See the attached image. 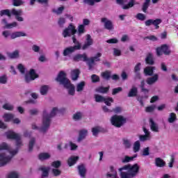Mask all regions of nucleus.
Returning <instances> with one entry per match:
<instances>
[{"instance_id":"nucleus-20","label":"nucleus","mask_w":178,"mask_h":178,"mask_svg":"<svg viewBox=\"0 0 178 178\" xmlns=\"http://www.w3.org/2000/svg\"><path fill=\"white\" fill-rule=\"evenodd\" d=\"M1 24L4 26L3 29H13V27H17V22H14L11 24H8L6 19H3L1 20Z\"/></svg>"},{"instance_id":"nucleus-62","label":"nucleus","mask_w":178,"mask_h":178,"mask_svg":"<svg viewBox=\"0 0 178 178\" xmlns=\"http://www.w3.org/2000/svg\"><path fill=\"white\" fill-rule=\"evenodd\" d=\"M18 70H19L20 73L22 74H24L26 73V68L24 67V65L22 64H19L17 66Z\"/></svg>"},{"instance_id":"nucleus-8","label":"nucleus","mask_w":178,"mask_h":178,"mask_svg":"<svg viewBox=\"0 0 178 178\" xmlns=\"http://www.w3.org/2000/svg\"><path fill=\"white\" fill-rule=\"evenodd\" d=\"M127 2H129V0H116V3L122 6V9L125 10L130 9V8H133V6L136 4V0H130L128 3ZM126 3L127 4L126 5Z\"/></svg>"},{"instance_id":"nucleus-64","label":"nucleus","mask_w":178,"mask_h":178,"mask_svg":"<svg viewBox=\"0 0 178 178\" xmlns=\"http://www.w3.org/2000/svg\"><path fill=\"white\" fill-rule=\"evenodd\" d=\"M155 108H156V106L155 105H152V106H147L145 108V111L149 113L152 112L153 111H155Z\"/></svg>"},{"instance_id":"nucleus-41","label":"nucleus","mask_w":178,"mask_h":178,"mask_svg":"<svg viewBox=\"0 0 178 178\" xmlns=\"http://www.w3.org/2000/svg\"><path fill=\"white\" fill-rule=\"evenodd\" d=\"M86 86V82L81 81L76 85V91L78 92H81L84 90V87Z\"/></svg>"},{"instance_id":"nucleus-57","label":"nucleus","mask_w":178,"mask_h":178,"mask_svg":"<svg viewBox=\"0 0 178 178\" xmlns=\"http://www.w3.org/2000/svg\"><path fill=\"white\" fill-rule=\"evenodd\" d=\"M145 86V81H142L140 82V88H141V91L142 92H144L145 94H148V92H149V90H148V89H145L144 88V86Z\"/></svg>"},{"instance_id":"nucleus-15","label":"nucleus","mask_w":178,"mask_h":178,"mask_svg":"<svg viewBox=\"0 0 178 178\" xmlns=\"http://www.w3.org/2000/svg\"><path fill=\"white\" fill-rule=\"evenodd\" d=\"M79 49H81L80 45H75L73 47H67L63 51V56H67L71 54H73V52L75 51H78Z\"/></svg>"},{"instance_id":"nucleus-11","label":"nucleus","mask_w":178,"mask_h":178,"mask_svg":"<svg viewBox=\"0 0 178 178\" xmlns=\"http://www.w3.org/2000/svg\"><path fill=\"white\" fill-rule=\"evenodd\" d=\"M162 23V19L157 18L156 19H149L145 22V25L147 27H149V26H154L156 30H158L159 29V24Z\"/></svg>"},{"instance_id":"nucleus-4","label":"nucleus","mask_w":178,"mask_h":178,"mask_svg":"<svg viewBox=\"0 0 178 178\" xmlns=\"http://www.w3.org/2000/svg\"><path fill=\"white\" fill-rule=\"evenodd\" d=\"M12 15L15 16L16 20L17 22H24V19L22 17L23 15V10H16L13 8L11 10L9 9L2 10L0 11V16H8V17H12Z\"/></svg>"},{"instance_id":"nucleus-45","label":"nucleus","mask_w":178,"mask_h":178,"mask_svg":"<svg viewBox=\"0 0 178 178\" xmlns=\"http://www.w3.org/2000/svg\"><path fill=\"white\" fill-rule=\"evenodd\" d=\"M51 173L54 177H58V176H60V175H62V171L58 168H53L51 170Z\"/></svg>"},{"instance_id":"nucleus-36","label":"nucleus","mask_w":178,"mask_h":178,"mask_svg":"<svg viewBox=\"0 0 178 178\" xmlns=\"http://www.w3.org/2000/svg\"><path fill=\"white\" fill-rule=\"evenodd\" d=\"M49 90V86L44 85L40 87V92L41 95H47V94H48Z\"/></svg>"},{"instance_id":"nucleus-29","label":"nucleus","mask_w":178,"mask_h":178,"mask_svg":"<svg viewBox=\"0 0 178 178\" xmlns=\"http://www.w3.org/2000/svg\"><path fill=\"white\" fill-rule=\"evenodd\" d=\"M87 134H88V131L87 129H81L79 131V136L78 138V143L83 141L86 137H87Z\"/></svg>"},{"instance_id":"nucleus-21","label":"nucleus","mask_w":178,"mask_h":178,"mask_svg":"<svg viewBox=\"0 0 178 178\" xmlns=\"http://www.w3.org/2000/svg\"><path fill=\"white\" fill-rule=\"evenodd\" d=\"M64 88L68 90L69 95H74V85L72 84V82H68L65 86Z\"/></svg>"},{"instance_id":"nucleus-3","label":"nucleus","mask_w":178,"mask_h":178,"mask_svg":"<svg viewBox=\"0 0 178 178\" xmlns=\"http://www.w3.org/2000/svg\"><path fill=\"white\" fill-rule=\"evenodd\" d=\"M58 113H59L58 111V107L53 108L50 113H48L47 111H43L42 123L40 131L42 133H47V131H48L49 126H51L52 118H55Z\"/></svg>"},{"instance_id":"nucleus-30","label":"nucleus","mask_w":178,"mask_h":178,"mask_svg":"<svg viewBox=\"0 0 178 178\" xmlns=\"http://www.w3.org/2000/svg\"><path fill=\"white\" fill-rule=\"evenodd\" d=\"M72 119L74 120V122H79L81 120V119H83V113L81 111H77L73 114Z\"/></svg>"},{"instance_id":"nucleus-34","label":"nucleus","mask_w":178,"mask_h":178,"mask_svg":"<svg viewBox=\"0 0 178 178\" xmlns=\"http://www.w3.org/2000/svg\"><path fill=\"white\" fill-rule=\"evenodd\" d=\"M49 158H51V154L49 153H41L38 156L40 161H45L47 159H49Z\"/></svg>"},{"instance_id":"nucleus-7","label":"nucleus","mask_w":178,"mask_h":178,"mask_svg":"<svg viewBox=\"0 0 178 178\" xmlns=\"http://www.w3.org/2000/svg\"><path fill=\"white\" fill-rule=\"evenodd\" d=\"M2 35H3L5 38H8V37L10 36L12 40H15V38H17L19 37H26L27 34L22 31H16L10 33V31H3L2 32Z\"/></svg>"},{"instance_id":"nucleus-28","label":"nucleus","mask_w":178,"mask_h":178,"mask_svg":"<svg viewBox=\"0 0 178 178\" xmlns=\"http://www.w3.org/2000/svg\"><path fill=\"white\" fill-rule=\"evenodd\" d=\"M78 161L79 156H71L67 160L68 166H73V165H76Z\"/></svg>"},{"instance_id":"nucleus-16","label":"nucleus","mask_w":178,"mask_h":178,"mask_svg":"<svg viewBox=\"0 0 178 178\" xmlns=\"http://www.w3.org/2000/svg\"><path fill=\"white\" fill-rule=\"evenodd\" d=\"M74 62H88V56H87V54L84 53L83 54H76L73 57Z\"/></svg>"},{"instance_id":"nucleus-51","label":"nucleus","mask_w":178,"mask_h":178,"mask_svg":"<svg viewBox=\"0 0 178 178\" xmlns=\"http://www.w3.org/2000/svg\"><path fill=\"white\" fill-rule=\"evenodd\" d=\"M63 10H65V7L61 6V7H59L57 10L53 9L52 12L54 13H56V15H62V13H63Z\"/></svg>"},{"instance_id":"nucleus-27","label":"nucleus","mask_w":178,"mask_h":178,"mask_svg":"<svg viewBox=\"0 0 178 178\" xmlns=\"http://www.w3.org/2000/svg\"><path fill=\"white\" fill-rule=\"evenodd\" d=\"M79 76H80V70L75 69L71 70V78L73 81H76L79 79Z\"/></svg>"},{"instance_id":"nucleus-32","label":"nucleus","mask_w":178,"mask_h":178,"mask_svg":"<svg viewBox=\"0 0 178 178\" xmlns=\"http://www.w3.org/2000/svg\"><path fill=\"white\" fill-rule=\"evenodd\" d=\"M149 123L151 130H152V131H155L156 133H157V131H159L158 124H156V123L154 122V120H152V118L149 119Z\"/></svg>"},{"instance_id":"nucleus-33","label":"nucleus","mask_w":178,"mask_h":178,"mask_svg":"<svg viewBox=\"0 0 178 178\" xmlns=\"http://www.w3.org/2000/svg\"><path fill=\"white\" fill-rule=\"evenodd\" d=\"M111 173H107V177L119 178V177H118V172L112 166L111 167Z\"/></svg>"},{"instance_id":"nucleus-49","label":"nucleus","mask_w":178,"mask_h":178,"mask_svg":"<svg viewBox=\"0 0 178 178\" xmlns=\"http://www.w3.org/2000/svg\"><path fill=\"white\" fill-rule=\"evenodd\" d=\"M140 141H142L143 143L145 141H148V140H151V136L149 135H140L139 136Z\"/></svg>"},{"instance_id":"nucleus-48","label":"nucleus","mask_w":178,"mask_h":178,"mask_svg":"<svg viewBox=\"0 0 178 178\" xmlns=\"http://www.w3.org/2000/svg\"><path fill=\"white\" fill-rule=\"evenodd\" d=\"M0 84H8V76L6 74L0 76Z\"/></svg>"},{"instance_id":"nucleus-35","label":"nucleus","mask_w":178,"mask_h":178,"mask_svg":"<svg viewBox=\"0 0 178 178\" xmlns=\"http://www.w3.org/2000/svg\"><path fill=\"white\" fill-rule=\"evenodd\" d=\"M111 74H112V72L106 70L102 72L101 76L103 77V79H104V80H109L111 79Z\"/></svg>"},{"instance_id":"nucleus-14","label":"nucleus","mask_w":178,"mask_h":178,"mask_svg":"<svg viewBox=\"0 0 178 178\" xmlns=\"http://www.w3.org/2000/svg\"><path fill=\"white\" fill-rule=\"evenodd\" d=\"M35 79H38V75L34 69H31L29 74L25 76L26 83H30V81H33V80H35Z\"/></svg>"},{"instance_id":"nucleus-47","label":"nucleus","mask_w":178,"mask_h":178,"mask_svg":"<svg viewBox=\"0 0 178 178\" xmlns=\"http://www.w3.org/2000/svg\"><path fill=\"white\" fill-rule=\"evenodd\" d=\"M8 56L10 58V59H16L19 56V50H15L12 53H8Z\"/></svg>"},{"instance_id":"nucleus-40","label":"nucleus","mask_w":178,"mask_h":178,"mask_svg":"<svg viewBox=\"0 0 178 178\" xmlns=\"http://www.w3.org/2000/svg\"><path fill=\"white\" fill-rule=\"evenodd\" d=\"M137 154H135L133 156H125L124 158L122 159V163H127L128 162H131L136 157Z\"/></svg>"},{"instance_id":"nucleus-59","label":"nucleus","mask_w":178,"mask_h":178,"mask_svg":"<svg viewBox=\"0 0 178 178\" xmlns=\"http://www.w3.org/2000/svg\"><path fill=\"white\" fill-rule=\"evenodd\" d=\"M136 17V19H138V20H140L141 22H144V20L147 19V17L145 16V15L143 13H138Z\"/></svg>"},{"instance_id":"nucleus-24","label":"nucleus","mask_w":178,"mask_h":178,"mask_svg":"<svg viewBox=\"0 0 178 178\" xmlns=\"http://www.w3.org/2000/svg\"><path fill=\"white\" fill-rule=\"evenodd\" d=\"M145 60L147 65H152L155 64V60L154 59V55H152V53L147 54Z\"/></svg>"},{"instance_id":"nucleus-12","label":"nucleus","mask_w":178,"mask_h":178,"mask_svg":"<svg viewBox=\"0 0 178 178\" xmlns=\"http://www.w3.org/2000/svg\"><path fill=\"white\" fill-rule=\"evenodd\" d=\"M163 54L170 55V50H169V47L167 44H163L161 47L156 49L157 56H161Z\"/></svg>"},{"instance_id":"nucleus-5","label":"nucleus","mask_w":178,"mask_h":178,"mask_svg":"<svg viewBox=\"0 0 178 178\" xmlns=\"http://www.w3.org/2000/svg\"><path fill=\"white\" fill-rule=\"evenodd\" d=\"M111 122L115 127H122L126 123V118L122 115H115L111 117Z\"/></svg>"},{"instance_id":"nucleus-13","label":"nucleus","mask_w":178,"mask_h":178,"mask_svg":"<svg viewBox=\"0 0 178 178\" xmlns=\"http://www.w3.org/2000/svg\"><path fill=\"white\" fill-rule=\"evenodd\" d=\"M102 56V54L101 53H97L96 56L91 57L90 58H88V61L87 62V65L89 67V70H91L92 69V65L95 63V62H99Z\"/></svg>"},{"instance_id":"nucleus-43","label":"nucleus","mask_w":178,"mask_h":178,"mask_svg":"<svg viewBox=\"0 0 178 178\" xmlns=\"http://www.w3.org/2000/svg\"><path fill=\"white\" fill-rule=\"evenodd\" d=\"M86 33V26L84 25H79L78 26V35L80 37L82 34Z\"/></svg>"},{"instance_id":"nucleus-19","label":"nucleus","mask_w":178,"mask_h":178,"mask_svg":"<svg viewBox=\"0 0 178 178\" xmlns=\"http://www.w3.org/2000/svg\"><path fill=\"white\" fill-rule=\"evenodd\" d=\"M77 169L79 176L81 178H86L87 175V168H86V165L84 164H81L78 165Z\"/></svg>"},{"instance_id":"nucleus-38","label":"nucleus","mask_w":178,"mask_h":178,"mask_svg":"<svg viewBox=\"0 0 178 178\" xmlns=\"http://www.w3.org/2000/svg\"><path fill=\"white\" fill-rule=\"evenodd\" d=\"M122 141L124 148H126L127 149L131 148V141L130 140L127 138H124Z\"/></svg>"},{"instance_id":"nucleus-42","label":"nucleus","mask_w":178,"mask_h":178,"mask_svg":"<svg viewBox=\"0 0 178 178\" xmlns=\"http://www.w3.org/2000/svg\"><path fill=\"white\" fill-rule=\"evenodd\" d=\"M95 102H104L105 97L101 95L95 94L94 95Z\"/></svg>"},{"instance_id":"nucleus-44","label":"nucleus","mask_w":178,"mask_h":178,"mask_svg":"<svg viewBox=\"0 0 178 178\" xmlns=\"http://www.w3.org/2000/svg\"><path fill=\"white\" fill-rule=\"evenodd\" d=\"M34 144H35V138H31V140H29V152H31V151H33Z\"/></svg>"},{"instance_id":"nucleus-22","label":"nucleus","mask_w":178,"mask_h":178,"mask_svg":"<svg viewBox=\"0 0 178 178\" xmlns=\"http://www.w3.org/2000/svg\"><path fill=\"white\" fill-rule=\"evenodd\" d=\"M159 75L158 74H155L153 76L149 77L147 79L146 83L149 84V86H152V84H155L156 81L159 80Z\"/></svg>"},{"instance_id":"nucleus-37","label":"nucleus","mask_w":178,"mask_h":178,"mask_svg":"<svg viewBox=\"0 0 178 178\" xmlns=\"http://www.w3.org/2000/svg\"><path fill=\"white\" fill-rule=\"evenodd\" d=\"M140 148H141V144L140 143V140H136L135 143H134V152H138V151H140Z\"/></svg>"},{"instance_id":"nucleus-46","label":"nucleus","mask_w":178,"mask_h":178,"mask_svg":"<svg viewBox=\"0 0 178 178\" xmlns=\"http://www.w3.org/2000/svg\"><path fill=\"white\" fill-rule=\"evenodd\" d=\"M32 51L33 52H35V54H41L42 51H41V47L37 44L32 45Z\"/></svg>"},{"instance_id":"nucleus-50","label":"nucleus","mask_w":178,"mask_h":178,"mask_svg":"<svg viewBox=\"0 0 178 178\" xmlns=\"http://www.w3.org/2000/svg\"><path fill=\"white\" fill-rule=\"evenodd\" d=\"M107 106H111V104L113 103V98L112 97H104V102Z\"/></svg>"},{"instance_id":"nucleus-25","label":"nucleus","mask_w":178,"mask_h":178,"mask_svg":"<svg viewBox=\"0 0 178 178\" xmlns=\"http://www.w3.org/2000/svg\"><path fill=\"white\" fill-rule=\"evenodd\" d=\"M155 165L157 168H165V166H166V162H165V161H163V159L157 157L155 159Z\"/></svg>"},{"instance_id":"nucleus-2","label":"nucleus","mask_w":178,"mask_h":178,"mask_svg":"<svg viewBox=\"0 0 178 178\" xmlns=\"http://www.w3.org/2000/svg\"><path fill=\"white\" fill-rule=\"evenodd\" d=\"M119 172L121 178H134L140 172V165L138 163L127 164L119 168Z\"/></svg>"},{"instance_id":"nucleus-63","label":"nucleus","mask_w":178,"mask_h":178,"mask_svg":"<svg viewBox=\"0 0 178 178\" xmlns=\"http://www.w3.org/2000/svg\"><path fill=\"white\" fill-rule=\"evenodd\" d=\"M8 178H19V173L17 172H11L8 175Z\"/></svg>"},{"instance_id":"nucleus-1","label":"nucleus","mask_w":178,"mask_h":178,"mask_svg":"<svg viewBox=\"0 0 178 178\" xmlns=\"http://www.w3.org/2000/svg\"><path fill=\"white\" fill-rule=\"evenodd\" d=\"M5 135L8 139L15 140L17 149L15 150L10 151L8 144L3 143L0 145V151H1V149L7 150L6 153H0V166H5V165L9 163L12 158L17 154L19 148L23 145L22 142V136H20V134H16L12 131H8L5 133Z\"/></svg>"},{"instance_id":"nucleus-58","label":"nucleus","mask_w":178,"mask_h":178,"mask_svg":"<svg viewBox=\"0 0 178 178\" xmlns=\"http://www.w3.org/2000/svg\"><path fill=\"white\" fill-rule=\"evenodd\" d=\"M176 120V114L175 113H170V116L168 118L169 123H173Z\"/></svg>"},{"instance_id":"nucleus-60","label":"nucleus","mask_w":178,"mask_h":178,"mask_svg":"<svg viewBox=\"0 0 178 178\" xmlns=\"http://www.w3.org/2000/svg\"><path fill=\"white\" fill-rule=\"evenodd\" d=\"M3 108L6 111H13V106L9 103H6L3 106Z\"/></svg>"},{"instance_id":"nucleus-10","label":"nucleus","mask_w":178,"mask_h":178,"mask_svg":"<svg viewBox=\"0 0 178 178\" xmlns=\"http://www.w3.org/2000/svg\"><path fill=\"white\" fill-rule=\"evenodd\" d=\"M100 22L102 24H104V27L106 30H108V31H112V30H114L115 26L113 25L112 20L108 19L107 17H102Z\"/></svg>"},{"instance_id":"nucleus-17","label":"nucleus","mask_w":178,"mask_h":178,"mask_svg":"<svg viewBox=\"0 0 178 178\" xmlns=\"http://www.w3.org/2000/svg\"><path fill=\"white\" fill-rule=\"evenodd\" d=\"M38 170H40V172H42L40 178L49 177V170H51L50 167L42 165L38 168Z\"/></svg>"},{"instance_id":"nucleus-61","label":"nucleus","mask_w":178,"mask_h":178,"mask_svg":"<svg viewBox=\"0 0 178 178\" xmlns=\"http://www.w3.org/2000/svg\"><path fill=\"white\" fill-rule=\"evenodd\" d=\"M122 91H123V88H122V87L113 88L112 90V95H116V94H119V92H122Z\"/></svg>"},{"instance_id":"nucleus-9","label":"nucleus","mask_w":178,"mask_h":178,"mask_svg":"<svg viewBox=\"0 0 178 178\" xmlns=\"http://www.w3.org/2000/svg\"><path fill=\"white\" fill-rule=\"evenodd\" d=\"M76 33H77L76 26H74L73 24H70L68 27L63 31V35L64 38H66V37H71L72 35H74Z\"/></svg>"},{"instance_id":"nucleus-56","label":"nucleus","mask_w":178,"mask_h":178,"mask_svg":"<svg viewBox=\"0 0 178 178\" xmlns=\"http://www.w3.org/2000/svg\"><path fill=\"white\" fill-rule=\"evenodd\" d=\"M24 3V1L23 0H13V5L14 6H22Z\"/></svg>"},{"instance_id":"nucleus-23","label":"nucleus","mask_w":178,"mask_h":178,"mask_svg":"<svg viewBox=\"0 0 178 178\" xmlns=\"http://www.w3.org/2000/svg\"><path fill=\"white\" fill-rule=\"evenodd\" d=\"M156 70V67L148 66L144 69L143 72L145 76H152V74H154V70Z\"/></svg>"},{"instance_id":"nucleus-26","label":"nucleus","mask_w":178,"mask_h":178,"mask_svg":"<svg viewBox=\"0 0 178 178\" xmlns=\"http://www.w3.org/2000/svg\"><path fill=\"white\" fill-rule=\"evenodd\" d=\"M110 87H104V86H99L97 87L95 91V92H98L99 94H107V92L109 91Z\"/></svg>"},{"instance_id":"nucleus-18","label":"nucleus","mask_w":178,"mask_h":178,"mask_svg":"<svg viewBox=\"0 0 178 178\" xmlns=\"http://www.w3.org/2000/svg\"><path fill=\"white\" fill-rule=\"evenodd\" d=\"M86 41H85V44H83V46L82 47V49H87V48H88L89 47H91V45H92V44H94V40H92V38H91V35L90 34H87L86 35Z\"/></svg>"},{"instance_id":"nucleus-6","label":"nucleus","mask_w":178,"mask_h":178,"mask_svg":"<svg viewBox=\"0 0 178 178\" xmlns=\"http://www.w3.org/2000/svg\"><path fill=\"white\" fill-rule=\"evenodd\" d=\"M56 81L64 87L66 84H68V83L70 82V80L67 79V74H66V72L64 71H60L56 78Z\"/></svg>"},{"instance_id":"nucleus-54","label":"nucleus","mask_w":178,"mask_h":178,"mask_svg":"<svg viewBox=\"0 0 178 178\" xmlns=\"http://www.w3.org/2000/svg\"><path fill=\"white\" fill-rule=\"evenodd\" d=\"M13 118H14L13 114H10V113H6L3 115L5 122H9L10 120H12Z\"/></svg>"},{"instance_id":"nucleus-31","label":"nucleus","mask_w":178,"mask_h":178,"mask_svg":"<svg viewBox=\"0 0 178 178\" xmlns=\"http://www.w3.org/2000/svg\"><path fill=\"white\" fill-rule=\"evenodd\" d=\"M137 94H138V89L136 86H134L129 90L128 93V97H137Z\"/></svg>"},{"instance_id":"nucleus-52","label":"nucleus","mask_w":178,"mask_h":178,"mask_svg":"<svg viewBox=\"0 0 178 178\" xmlns=\"http://www.w3.org/2000/svg\"><path fill=\"white\" fill-rule=\"evenodd\" d=\"M99 131H101V128L99 127L92 128V135L95 136V137H97V136H98Z\"/></svg>"},{"instance_id":"nucleus-53","label":"nucleus","mask_w":178,"mask_h":178,"mask_svg":"<svg viewBox=\"0 0 178 178\" xmlns=\"http://www.w3.org/2000/svg\"><path fill=\"white\" fill-rule=\"evenodd\" d=\"M51 166L54 168V169H59V167L62 166V162H60V161H53Z\"/></svg>"},{"instance_id":"nucleus-55","label":"nucleus","mask_w":178,"mask_h":178,"mask_svg":"<svg viewBox=\"0 0 178 178\" xmlns=\"http://www.w3.org/2000/svg\"><path fill=\"white\" fill-rule=\"evenodd\" d=\"M84 3L94 6L95 2H101V0H83Z\"/></svg>"},{"instance_id":"nucleus-39","label":"nucleus","mask_w":178,"mask_h":178,"mask_svg":"<svg viewBox=\"0 0 178 178\" xmlns=\"http://www.w3.org/2000/svg\"><path fill=\"white\" fill-rule=\"evenodd\" d=\"M147 94V93H145ZM144 99H148V95H145V96H138L137 101L140 104L141 106H144Z\"/></svg>"}]
</instances>
